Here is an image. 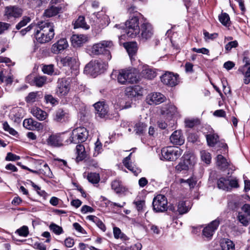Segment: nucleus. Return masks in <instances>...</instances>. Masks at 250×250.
Wrapping results in <instances>:
<instances>
[{
	"label": "nucleus",
	"mask_w": 250,
	"mask_h": 250,
	"mask_svg": "<svg viewBox=\"0 0 250 250\" xmlns=\"http://www.w3.org/2000/svg\"><path fill=\"white\" fill-rule=\"evenodd\" d=\"M229 186L230 187V191L232 188H237L239 187L238 180L236 178H232L231 179H228Z\"/></svg>",
	"instance_id": "57"
},
{
	"label": "nucleus",
	"mask_w": 250,
	"mask_h": 250,
	"mask_svg": "<svg viewBox=\"0 0 250 250\" xmlns=\"http://www.w3.org/2000/svg\"><path fill=\"white\" fill-rule=\"evenodd\" d=\"M74 28L75 29L78 28H82L84 29H88L89 26L85 22L84 18L83 16H80L75 21L74 24Z\"/></svg>",
	"instance_id": "33"
},
{
	"label": "nucleus",
	"mask_w": 250,
	"mask_h": 250,
	"mask_svg": "<svg viewBox=\"0 0 250 250\" xmlns=\"http://www.w3.org/2000/svg\"><path fill=\"white\" fill-rule=\"evenodd\" d=\"M152 205L155 212L165 211L167 208V199L164 195L159 194L153 199Z\"/></svg>",
	"instance_id": "7"
},
{
	"label": "nucleus",
	"mask_w": 250,
	"mask_h": 250,
	"mask_svg": "<svg viewBox=\"0 0 250 250\" xmlns=\"http://www.w3.org/2000/svg\"><path fill=\"white\" fill-rule=\"evenodd\" d=\"M22 10L17 6H9L5 8L4 16L10 20L12 18H18L21 16Z\"/></svg>",
	"instance_id": "9"
},
{
	"label": "nucleus",
	"mask_w": 250,
	"mask_h": 250,
	"mask_svg": "<svg viewBox=\"0 0 250 250\" xmlns=\"http://www.w3.org/2000/svg\"><path fill=\"white\" fill-rule=\"evenodd\" d=\"M204 35L205 36V38L206 40H213L214 39H215L218 36V34L217 33H212L210 34L208 32L206 31H204L203 32Z\"/></svg>",
	"instance_id": "60"
},
{
	"label": "nucleus",
	"mask_w": 250,
	"mask_h": 250,
	"mask_svg": "<svg viewBox=\"0 0 250 250\" xmlns=\"http://www.w3.org/2000/svg\"><path fill=\"white\" fill-rule=\"evenodd\" d=\"M102 143L99 140H97L95 143L94 152L93 153V155L94 156H97L102 152Z\"/></svg>",
	"instance_id": "53"
},
{
	"label": "nucleus",
	"mask_w": 250,
	"mask_h": 250,
	"mask_svg": "<svg viewBox=\"0 0 250 250\" xmlns=\"http://www.w3.org/2000/svg\"><path fill=\"white\" fill-rule=\"evenodd\" d=\"M3 128L5 131L8 132L12 135L15 136L17 134V132L14 129L11 127L6 122L3 123Z\"/></svg>",
	"instance_id": "52"
},
{
	"label": "nucleus",
	"mask_w": 250,
	"mask_h": 250,
	"mask_svg": "<svg viewBox=\"0 0 250 250\" xmlns=\"http://www.w3.org/2000/svg\"><path fill=\"white\" fill-rule=\"evenodd\" d=\"M142 73L143 77L149 80H151L156 76L155 70L148 66L144 67Z\"/></svg>",
	"instance_id": "26"
},
{
	"label": "nucleus",
	"mask_w": 250,
	"mask_h": 250,
	"mask_svg": "<svg viewBox=\"0 0 250 250\" xmlns=\"http://www.w3.org/2000/svg\"><path fill=\"white\" fill-rule=\"evenodd\" d=\"M88 181L93 184H97L100 181V176L97 173H90L87 175Z\"/></svg>",
	"instance_id": "43"
},
{
	"label": "nucleus",
	"mask_w": 250,
	"mask_h": 250,
	"mask_svg": "<svg viewBox=\"0 0 250 250\" xmlns=\"http://www.w3.org/2000/svg\"><path fill=\"white\" fill-rule=\"evenodd\" d=\"M42 70L44 73L51 75L54 72V65L53 64L44 65Z\"/></svg>",
	"instance_id": "59"
},
{
	"label": "nucleus",
	"mask_w": 250,
	"mask_h": 250,
	"mask_svg": "<svg viewBox=\"0 0 250 250\" xmlns=\"http://www.w3.org/2000/svg\"><path fill=\"white\" fill-rule=\"evenodd\" d=\"M208 144L210 146H213L218 142L219 137L215 133H210L206 135Z\"/></svg>",
	"instance_id": "35"
},
{
	"label": "nucleus",
	"mask_w": 250,
	"mask_h": 250,
	"mask_svg": "<svg viewBox=\"0 0 250 250\" xmlns=\"http://www.w3.org/2000/svg\"><path fill=\"white\" fill-rule=\"evenodd\" d=\"M68 117V113L62 109H59L56 112L55 120L57 122L64 121Z\"/></svg>",
	"instance_id": "37"
},
{
	"label": "nucleus",
	"mask_w": 250,
	"mask_h": 250,
	"mask_svg": "<svg viewBox=\"0 0 250 250\" xmlns=\"http://www.w3.org/2000/svg\"><path fill=\"white\" fill-rule=\"evenodd\" d=\"M238 46V42L236 41H234L228 42L225 46V49L227 51H230L232 48L236 47Z\"/></svg>",
	"instance_id": "61"
},
{
	"label": "nucleus",
	"mask_w": 250,
	"mask_h": 250,
	"mask_svg": "<svg viewBox=\"0 0 250 250\" xmlns=\"http://www.w3.org/2000/svg\"><path fill=\"white\" fill-rule=\"evenodd\" d=\"M23 126L28 130H40L42 128V124L31 118L26 119L23 122Z\"/></svg>",
	"instance_id": "19"
},
{
	"label": "nucleus",
	"mask_w": 250,
	"mask_h": 250,
	"mask_svg": "<svg viewBox=\"0 0 250 250\" xmlns=\"http://www.w3.org/2000/svg\"><path fill=\"white\" fill-rule=\"evenodd\" d=\"M244 75L245 79H244V83L248 84L250 82V66L247 69Z\"/></svg>",
	"instance_id": "64"
},
{
	"label": "nucleus",
	"mask_w": 250,
	"mask_h": 250,
	"mask_svg": "<svg viewBox=\"0 0 250 250\" xmlns=\"http://www.w3.org/2000/svg\"><path fill=\"white\" fill-rule=\"evenodd\" d=\"M189 203L187 201H181L178 203L177 211L180 214L187 213L190 209Z\"/></svg>",
	"instance_id": "30"
},
{
	"label": "nucleus",
	"mask_w": 250,
	"mask_h": 250,
	"mask_svg": "<svg viewBox=\"0 0 250 250\" xmlns=\"http://www.w3.org/2000/svg\"><path fill=\"white\" fill-rule=\"evenodd\" d=\"M170 140L174 145H182L184 143L185 139L180 130L175 131L170 136Z\"/></svg>",
	"instance_id": "23"
},
{
	"label": "nucleus",
	"mask_w": 250,
	"mask_h": 250,
	"mask_svg": "<svg viewBox=\"0 0 250 250\" xmlns=\"http://www.w3.org/2000/svg\"><path fill=\"white\" fill-rule=\"evenodd\" d=\"M127 78V69H122L119 71L117 76V81L120 83L122 84H126Z\"/></svg>",
	"instance_id": "36"
},
{
	"label": "nucleus",
	"mask_w": 250,
	"mask_h": 250,
	"mask_svg": "<svg viewBox=\"0 0 250 250\" xmlns=\"http://www.w3.org/2000/svg\"><path fill=\"white\" fill-rule=\"evenodd\" d=\"M113 46L111 41H102L98 43H95L91 48V53L92 55H99L100 54L107 55V59L110 60L111 55L109 49Z\"/></svg>",
	"instance_id": "2"
},
{
	"label": "nucleus",
	"mask_w": 250,
	"mask_h": 250,
	"mask_svg": "<svg viewBox=\"0 0 250 250\" xmlns=\"http://www.w3.org/2000/svg\"><path fill=\"white\" fill-rule=\"evenodd\" d=\"M49 228L57 235H60L63 232L62 228L54 223H51L49 226Z\"/></svg>",
	"instance_id": "46"
},
{
	"label": "nucleus",
	"mask_w": 250,
	"mask_h": 250,
	"mask_svg": "<svg viewBox=\"0 0 250 250\" xmlns=\"http://www.w3.org/2000/svg\"><path fill=\"white\" fill-rule=\"evenodd\" d=\"M37 92H32L29 93L25 98L26 102L28 103H33L36 102L37 100Z\"/></svg>",
	"instance_id": "51"
},
{
	"label": "nucleus",
	"mask_w": 250,
	"mask_h": 250,
	"mask_svg": "<svg viewBox=\"0 0 250 250\" xmlns=\"http://www.w3.org/2000/svg\"><path fill=\"white\" fill-rule=\"evenodd\" d=\"M178 77L177 74L167 72L162 76L161 80L164 84L172 87L178 83Z\"/></svg>",
	"instance_id": "10"
},
{
	"label": "nucleus",
	"mask_w": 250,
	"mask_h": 250,
	"mask_svg": "<svg viewBox=\"0 0 250 250\" xmlns=\"http://www.w3.org/2000/svg\"><path fill=\"white\" fill-rule=\"evenodd\" d=\"M222 250H234L235 245L233 242L229 239H225L221 243Z\"/></svg>",
	"instance_id": "38"
},
{
	"label": "nucleus",
	"mask_w": 250,
	"mask_h": 250,
	"mask_svg": "<svg viewBox=\"0 0 250 250\" xmlns=\"http://www.w3.org/2000/svg\"><path fill=\"white\" fill-rule=\"evenodd\" d=\"M88 40V37L83 34H74L71 38L72 45L74 47L81 46Z\"/></svg>",
	"instance_id": "18"
},
{
	"label": "nucleus",
	"mask_w": 250,
	"mask_h": 250,
	"mask_svg": "<svg viewBox=\"0 0 250 250\" xmlns=\"http://www.w3.org/2000/svg\"><path fill=\"white\" fill-rule=\"evenodd\" d=\"M54 35L53 24L48 21L40 22L35 29V36L38 42L41 43L50 42Z\"/></svg>",
	"instance_id": "1"
},
{
	"label": "nucleus",
	"mask_w": 250,
	"mask_h": 250,
	"mask_svg": "<svg viewBox=\"0 0 250 250\" xmlns=\"http://www.w3.org/2000/svg\"><path fill=\"white\" fill-rule=\"evenodd\" d=\"M76 153L77 154V161H82L87 156V151L83 145H78L76 146Z\"/></svg>",
	"instance_id": "27"
},
{
	"label": "nucleus",
	"mask_w": 250,
	"mask_h": 250,
	"mask_svg": "<svg viewBox=\"0 0 250 250\" xmlns=\"http://www.w3.org/2000/svg\"><path fill=\"white\" fill-rule=\"evenodd\" d=\"M217 187L223 190L230 191V187L229 186L228 178L221 177L217 182Z\"/></svg>",
	"instance_id": "28"
},
{
	"label": "nucleus",
	"mask_w": 250,
	"mask_h": 250,
	"mask_svg": "<svg viewBox=\"0 0 250 250\" xmlns=\"http://www.w3.org/2000/svg\"><path fill=\"white\" fill-rule=\"evenodd\" d=\"M96 110V114L98 117L103 118H104L107 114L108 106L105 102H98L94 104Z\"/></svg>",
	"instance_id": "15"
},
{
	"label": "nucleus",
	"mask_w": 250,
	"mask_h": 250,
	"mask_svg": "<svg viewBox=\"0 0 250 250\" xmlns=\"http://www.w3.org/2000/svg\"><path fill=\"white\" fill-rule=\"evenodd\" d=\"M237 217L239 221L243 226L247 227L250 224V216L244 214L243 212H239Z\"/></svg>",
	"instance_id": "39"
},
{
	"label": "nucleus",
	"mask_w": 250,
	"mask_h": 250,
	"mask_svg": "<svg viewBox=\"0 0 250 250\" xmlns=\"http://www.w3.org/2000/svg\"><path fill=\"white\" fill-rule=\"evenodd\" d=\"M220 221L218 219L212 221L203 229L202 231L203 235L208 238H211L214 232L218 227Z\"/></svg>",
	"instance_id": "13"
},
{
	"label": "nucleus",
	"mask_w": 250,
	"mask_h": 250,
	"mask_svg": "<svg viewBox=\"0 0 250 250\" xmlns=\"http://www.w3.org/2000/svg\"><path fill=\"white\" fill-rule=\"evenodd\" d=\"M125 46L130 57H133L137 51V44L136 42L126 43Z\"/></svg>",
	"instance_id": "32"
},
{
	"label": "nucleus",
	"mask_w": 250,
	"mask_h": 250,
	"mask_svg": "<svg viewBox=\"0 0 250 250\" xmlns=\"http://www.w3.org/2000/svg\"><path fill=\"white\" fill-rule=\"evenodd\" d=\"M44 99L46 103H50L53 105L56 104L58 103V101L52 95L50 94L45 95Z\"/></svg>",
	"instance_id": "56"
},
{
	"label": "nucleus",
	"mask_w": 250,
	"mask_h": 250,
	"mask_svg": "<svg viewBox=\"0 0 250 250\" xmlns=\"http://www.w3.org/2000/svg\"><path fill=\"white\" fill-rule=\"evenodd\" d=\"M143 88L139 85L129 86L125 89V94L130 97H136L143 95Z\"/></svg>",
	"instance_id": "21"
},
{
	"label": "nucleus",
	"mask_w": 250,
	"mask_h": 250,
	"mask_svg": "<svg viewBox=\"0 0 250 250\" xmlns=\"http://www.w3.org/2000/svg\"><path fill=\"white\" fill-rule=\"evenodd\" d=\"M31 21V18L27 16H24L22 18L21 21L16 26L17 29L19 30L22 27L27 25V24L30 22Z\"/></svg>",
	"instance_id": "49"
},
{
	"label": "nucleus",
	"mask_w": 250,
	"mask_h": 250,
	"mask_svg": "<svg viewBox=\"0 0 250 250\" xmlns=\"http://www.w3.org/2000/svg\"><path fill=\"white\" fill-rule=\"evenodd\" d=\"M37 171H38V174H42L47 177H51L52 175V173L46 164H44L42 167Z\"/></svg>",
	"instance_id": "41"
},
{
	"label": "nucleus",
	"mask_w": 250,
	"mask_h": 250,
	"mask_svg": "<svg viewBox=\"0 0 250 250\" xmlns=\"http://www.w3.org/2000/svg\"><path fill=\"white\" fill-rule=\"evenodd\" d=\"M220 22L224 26H229L230 25V18L229 15L226 13H222L219 16Z\"/></svg>",
	"instance_id": "40"
},
{
	"label": "nucleus",
	"mask_w": 250,
	"mask_h": 250,
	"mask_svg": "<svg viewBox=\"0 0 250 250\" xmlns=\"http://www.w3.org/2000/svg\"><path fill=\"white\" fill-rule=\"evenodd\" d=\"M140 32L142 39L146 41L152 37L154 31L152 25L149 23L144 22L141 25Z\"/></svg>",
	"instance_id": "12"
},
{
	"label": "nucleus",
	"mask_w": 250,
	"mask_h": 250,
	"mask_svg": "<svg viewBox=\"0 0 250 250\" xmlns=\"http://www.w3.org/2000/svg\"><path fill=\"white\" fill-rule=\"evenodd\" d=\"M183 151L178 147L168 146L164 147L161 150L162 156L168 161H174L177 159Z\"/></svg>",
	"instance_id": "6"
},
{
	"label": "nucleus",
	"mask_w": 250,
	"mask_h": 250,
	"mask_svg": "<svg viewBox=\"0 0 250 250\" xmlns=\"http://www.w3.org/2000/svg\"><path fill=\"white\" fill-rule=\"evenodd\" d=\"M125 100L123 98H119L116 102L115 104V107L116 108H119L120 109L127 108L130 107V105H127L126 104Z\"/></svg>",
	"instance_id": "47"
},
{
	"label": "nucleus",
	"mask_w": 250,
	"mask_h": 250,
	"mask_svg": "<svg viewBox=\"0 0 250 250\" xmlns=\"http://www.w3.org/2000/svg\"><path fill=\"white\" fill-rule=\"evenodd\" d=\"M133 0H122L121 3L122 5L126 6L128 11L130 13L133 12L135 9L136 7L132 4Z\"/></svg>",
	"instance_id": "44"
},
{
	"label": "nucleus",
	"mask_w": 250,
	"mask_h": 250,
	"mask_svg": "<svg viewBox=\"0 0 250 250\" xmlns=\"http://www.w3.org/2000/svg\"><path fill=\"white\" fill-rule=\"evenodd\" d=\"M68 46L67 40L64 38L61 39L52 45L51 51L53 53L58 54L66 49Z\"/></svg>",
	"instance_id": "16"
},
{
	"label": "nucleus",
	"mask_w": 250,
	"mask_h": 250,
	"mask_svg": "<svg viewBox=\"0 0 250 250\" xmlns=\"http://www.w3.org/2000/svg\"><path fill=\"white\" fill-rule=\"evenodd\" d=\"M137 72L135 69H127L126 83H136L138 81Z\"/></svg>",
	"instance_id": "31"
},
{
	"label": "nucleus",
	"mask_w": 250,
	"mask_h": 250,
	"mask_svg": "<svg viewBox=\"0 0 250 250\" xmlns=\"http://www.w3.org/2000/svg\"><path fill=\"white\" fill-rule=\"evenodd\" d=\"M63 138L59 134H52L47 138V145L52 147H60L62 146Z\"/></svg>",
	"instance_id": "14"
},
{
	"label": "nucleus",
	"mask_w": 250,
	"mask_h": 250,
	"mask_svg": "<svg viewBox=\"0 0 250 250\" xmlns=\"http://www.w3.org/2000/svg\"><path fill=\"white\" fill-rule=\"evenodd\" d=\"M70 89V80L69 79H62L58 81L57 94L60 96L66 95Z\"/></svg>",
	"instance_id": "8"
},
{
	"label": "nucleus",
	"mask_w": 250,
	"mask_h": 250,
	"mask_svg": "<svg viewBox=\"0 0 250 250\" xmlns=\"http://www.w3.org/2000/svg\"><path fill=\"white\" fill-rule=\"evenodd\" d=\"M165 97L160 93L155 92L149 94L147 97V101L148 104H158L165 101Z\"/></svg>",
	"instance_id": "17"
},
{
	"label": "nucleus",
	"mask_w": 250,
	"mask_h": 250,
	"mask_svg": "<svg viewBox=\"0 0 250 250\" xmlns=\"http://www.w3.org/2000/svg\"><path fill=\"white\" fill-rule=\"evenodd\" d=\"M88 134L86 129L84 127H78L72 132L69 141L71 143L78 144L84 142L87 138Z\"/></svg>",
	"instance_id": "5"
},
{
	"label": "nucleus",
	"mask_w": 250,
	"mask_h": 250,
	"mask_svg": "<svg viewBox=\"0 0 250 250\" xmlns=\"http://www.w3.org/2000/svg\"><path fill=\"white\" fill-rule=\"evenodd\" d=\"M176 112V107L171 104L165 105L161 110L162 114L167 119H170Z\"/></svg>",
	"instance_id": "22"
},
{
	"label": "nucleus",
	"mask_w": 250,
	"mask_h": 250,
	"mask_svg": "<svg viewBox=\"0 0 250 250\" xmlns=\"http://www.w3.org/2000/svg\"><path fill=\"white\" fill-rule=\"evenodd\" d=\"M75 61V59L72 57L66 56L62 58L61 60V63L63 66H69L72 62Z\"/></svg>",
	"instance_id": "54"
},
{
	"label": "nucleus",
	"mask_w": 250,
	"mask_h": 250,
	"mask_svg": "<svg viewBox=\"0 0 250 250\" xmlns=\"http://www.w3.org/2000/svg\"><path fill=\"white\" fill-rule=\"evenodd\" d=\"M61 10V7L52 5L45 10L43 15L46 17L50 18L57 15Z\"/></svg>",
	"instance_id": "25"
},
{
	"label": "nucleus",
	"mask_w": 250,
	"mask_h": 250,
	"mask_svg": "<svg viewBox=\"0 0 250 250\" xmlns=\"http://www.w3.org/2000/svg\"><path fill=\"white\" fill-rule=\"evenodd\" d=\"M46 81V77L37 76L34 78V84L38 87H42L45 83Z\"/></svg>",
	"instance_id": "42"
},
{
	"label": "nucleus",
	"mask_w": 250,
	"mask_h": 250,
	"mask_svg": "<svg viewBox=\"0 0 250 250\" xmlns=\"http://www.w3.org/2000/svg\"><path fill=\"white\" fill-rule=\"evenodd\" d=\"M147 125L142 122H139L135 125V130L136 133L142 134L145 131L146 129Z\"/></svg>",
	"instance_id": "48"
},
{
	"label": "nucleus",
	"mask_w": 250,
	"mask_h": 250,
	"mask_svg": "<svg viewBox=\"0 0 250 250\" xmlns=\"http://www.w3.org/2000/svg\"><path fill=\"white\" fill-rule=\"evenodd\" d=\"M31 113L40 121H43L47 117V114L46 112L37 107H33L31 110Z\"/></svg>",
	"instance_id": "24"
},
{
	"label": "nucleus",
	"mask_w": 250,
	"mask_h": 250,
	"mask_svg": "<svg viewBox=\"0 0 250 250\" xmlns=\"http://www.w3.org/2000/svg\"><path fill=\"white\" fill-rule=\"evenodd\" d=\"M131 155L132 153H130L128 156L124 158L123 161V163L125 167L132 172L135 175L137 176L141 172V169L136 166L133 165L130 161Z\"/></svg>",
	"instance_id": "20"
},
{
	"label": "nucleus",
	"mask_w": 250,
	"mask_h": 250,
	"mask_svg": "<svg viewBox=\"0 0 250 250\" xmlns=\"http://www.w3.org/2000/svg\"><path fill=\"white\" fill-rule=\"evenodd\" d=\"M194 164V157L189 155H185L183 160L175 167L178 172L187 170Z\"/></svg>",
	"instance_id": "11"
},
{
	"label": "nucleus",
	"mask_w": 250,
	"mask_h": 250,
	"mask_svg": "<svg viewBox=\"0 0 250 250\" xmlns=\"http://www.w3.org/2000/svg\"><path fill=\"white\" fill-rule=\"evenodd\" d=\"M106 64L102 61H91L85 66L84 72L95 77L103 73L106 69Z\"/></svg>",
	"instance_id": "4"
},
{
	"label": "nucleus",
	"mask_w": 250,
	"mask_h": 250,
	"mask_svg": "<svg viewBox=\"0 0 250 250\" xmlns=\"http://www.w3.org/2000/svg\"><path fill=\"white\" fill-rule=\"evenodd\" d=\"M229 165L227 159L222 155H218L216 157V165L221 169H226Z\"/></svg>",
	"instance_id": "29"
},
{
	"label": "nucleus",
	"mask_w": 250,
	"mask_h": 250,
	"mask_svg": "<svg viewBox=\"0 0 250 250\" xmlns=\"http://www.w3.org/2000/svg\"><path fill=\"white\" fill-rule=\"evenodd\" d=\"M16 233H17L20 236L26 237L29 234L28 228L26 226H23L18 229Z\"/></svg>",
	"instance_id": "50"
},
{
	"label": "nucleus",
	"mask_w": 250,
	"mask_h": 250,
	"mask_svg": "<svg viewBox=\"0 0 250 250\" xmlns=\"http://www.w3.org/2000/svg\"><path fill=\"white\" fill-rule=\"evenodd\" d=\"M20 159L19 156L16 155L12 153L8 152L5 157V160L7 161H15Z\"/></svg>",
	"instance_id": "58"
},
{
	"label": "nucleus",
	"mask_w": 250,
	"mask_h": 250,
	"mask_svg": "<svg viewBox=\"0 0 250 250\" xmlns=\"http://www.w3.org/2000/svg\"><path fill=\"white\" fill-rule=\"evenodd\" d=\"M134 203L138 211L142 210L145 205V202L144 200H138L134 202Z\"/></svg>",
	"instance_id": "62"
},
{
	"label": "nucleus",
	"mask_w": 250,
	"mask_h": 250,
	"mask_svg": "<svg viewBox=\"0 0 250 250\" xmlns=\"http://www.w3.org/2000/svg\"><path fill=\"white\" fill-rule=\"evenodd\" d=\"M202 160L207 164H210L211 160L210 154L206 150H202L200 152Z\"/></svg>",
	"instance_id": "45"
},
{
	"label": "nucleus",
	"mask_w": 250,
	"mask_h": 250,
	"mask_svg": "<svg viewBox=\"0 0 250 250\" xmlns=\"http://www.w3.org/2000/svg\"><path fill=\"white\" fill-rule=\"evenodd\" d=\"M242 210L244 214L250 216V205L249 204L244 205L242 207Z\"/></svg>",
	"instance_id": "63"
},
{
	"label": "nucleus",
	"mask_w": 250,
	"mask_h": 250,
	"mask_svg": "<svg viewBox=\"0 0 250 250\" xmlns=\"http://www.w3.org/2000/svg\"><path fill=\"white\" fill-rule=\"evenodd\" d=\"M124 32L131 38L136 37L140 33L139 18L135 15L129 18L125 23Z\"/></svg>",
	"instance_id": "3"
},
{
	"label": "nucleus",
	"mask_w": 250,
	"mask_h": 250,
	"mask_svg": "<svg viewBox=\"0 0 250 250\" xmlns=\"http://www.w3.org/2000/svg\"><path fill=\"white\" fill-rule=\"evenodd\" d=\"M111 188L117 193H120L125 191V189L122 185L121 182L115 180L111 183Z\"/></svg>",
	"instance_id": "34"
},
{
	"label": "nucleus",
	"mask_w": 250,
	"mask_h": 250,
	"mask_svg": "<svg viewBox=\"0 0 250 250\" xmlns=\"http://www.w3.org/2000/svg\"><path fill=\"white\" fill-rule=\"evenodd\" d=\"M198 123L197 120L187 119L185 121V126L187 127L192 128Z\"/></svg>",
	"instance_id": "55"
}]
</instances>
